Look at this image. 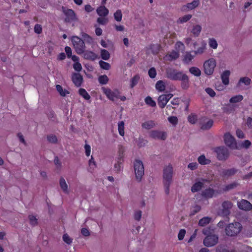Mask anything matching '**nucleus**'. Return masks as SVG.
Segmentation results:
<instances>
[{"label": "nucleus", "instance_id": "09e8293b", "mask_svg": "<svg viewBox=\"0 0 252 252\" xmlns=\"http://www.w3.org/2000/svg\"><path fill=\"white\" fill-rule=\"evenodd\" d=\"M124 122L123 121H121L118 123V130L119 132V134L121 136H124L125 134L124 131Z\"/></svg>", "mask_w": 252, "mask_h": 252}, {"label": "nucleus", "instance_id": "72a5a7b5", "mask_svg": "<svg viewBox=\"0 0 252 252\" xmlns=\"http://www.w3.org/2000/svg\"><path fill=\"white\" fill-rule=\"evenodd\" d=\"M189 71L190 73L197 77L199 76L201 73V70L198 68L194 66L191 67L189 69Z\"/></svg>", "mask_w": 252, "mask_h": 252}, {"label": "nucleus", "instance_id": "f704fd0d", "mask_svg": "<svg viewBox=\"0 0 252 252\" xmlns=\"http://www.w3.org/2000/svg\"><path fill=\"white\" fill-rule=\"evenodd\" d=\"M56 89L60 94L62 96H65L67 94H69L68 91L63 90V87L60 85H56Z\"/></svg>", "mask_w": 252, "mask_h": 252}, {"label": "nucleus", "instance_id": "a211bd4d", "mask_svg": "<svg viewBox=\"0 0 252 252\" xmlns=\"http://www.w3.org/2000/svg\"><path fill=\"white\" fill-rule=\"evenodd\" d=\"M215 190L209 188L203 190L201 193V195L204 198H210L213 196Z\"/></svg>", "mask_w": 252, "mask_h": 252}, {"label": "nucleus", "instance_id": "b1692460", "mask_svg": "<svg viewBox=\"0 0 252 252\" xmlns=\"http://www.w3.org/2000/svg\"><path fill=\"white\" fill-rule=\"evenodd\" d=\"M198 161L201 165H207L211 163V160L205 158L204 155H201L198 158Z\"/></svg>", "mask_w": 252, "mask_h": 252}, {"label": "nucleus", "instance_id": "774afa93", "mask_svg": "<svg viewBox=\"0 0 252 252\" xmlns=\"http://www.w3.org/2000/svg\"><path fill=\"white\" fill-rule=\"evenodd\" d=\"M205 92L211 96L214 97L216 95L215 91L211 88H207L205 89Z\"/></svg>", "mask_w": 252, "mask_h": 252}, {"label": "nucleus", "instance_id": "4be33fe9", "mask_svg": "<svg viewBox=\"0 0 252 252\" xmlns=\"http://www.w3.org/2000/svg\"><path fill=\"white\" fill-rule=\"evenodd\" d=\"M60 186L64 193H68L67 185L66 183V182L63 177H61L60 178Z\"/></svg>", "mask_w": 252, "mask_h": 252}, {"label": "nucleus", "instance_id": "20e7f679", "mask_svg": "<svg viewBox=\"0 0 252 252\" xmlns=\"http://www.w3.org/2000/svg\"><path fill=\"white\" fill-rule=\"evenodd\" d=\"M133 165L136 179L138 182H140L144 174L143 163L141 160L136 159L134 161Z\"/></svg>", "mask_w": 252, "mask_h": 252}, {"label": "nucleus", "instance_id": "3c124183", "mask_svg": "<svg viewBox=\"0 0 252 252\" xmlns=\"http://www.w3.org/2000/svg\"><path fill=\"white\" fill-rule=\"evenodd\" d=\"M192 17V15L190 14H188L182 17H181L178 20V22H180V23H183L185 22H186L189 20Z\"/></svg>", "mask_w": 252, "mask_h": 252}, {"label": "nucleus", "instance_id": "0e129e2a", "mask_svg": "<svg viewBox=\"0 0 252 252\" xmlns=\"http://www.w3.org/2000/svg\"><path fill=\"white\" fill-rule=\"evenodd\" d=\"M97 22L102 25H105L108 22L107 18L99 17L97 19Z\"/></svg>", "mask_w": 252, "mask_h": 252}, {"label": "nucleus", "instance_id": "13d9d810", "mask_svg": "<svg viewBox=\"0 0 252 252\" xmlns=\"http://www.w3.org/2000/svg\"><path fill=\"white\" fill-rule=\"evenodd\" d=\"M168 120L173 126H176L178 122V118L176 116H170L168 118Z\"/></svg>", "mask_w": 252, "mask_h": 252}, {"label": "nucleus", "instance_id": "4d7b16f0", "mask_svg": "<svg viewBox=\"0 0 252 252\" xmlns=\"http://www.w3.org/2000/svg\"><path fill=\"white\" fill-rule=\"evenodd\" d=\"M147 143V140L142 138H139L137 141V146L139 148L145 146Z\"/></svg>", "mask_w": 252, "mask_h": 252}, {"label": "nucleus", "instance_id": "69168bd1", "mask_svg": "<svg viewBox=\"0 0 252 252\" xmlns=\"http://www.w3.org/2000/svg\"><path fill=\"white\" fill-rule=\"evenodd\" d=\"M169 57L171 58V60H176L179 57V52L175 51H172L169 55Z\"/></svg>", "mask_w": 252, "mask_h": 252}, {"label": "nucleus", "instance_id": "393cba45", "mask_svg": "<svg viewBox=\"0 0 252 252\" xmlns=\"http://www.w3.org/2000/svg\"><path fill=\"white\" fill-rule=\"evenodd\" d=\"M155 126V124L153 121H148L142 124V127L146 129H150Z\"/></svg>", "mask_w": 252, "mask_h": 252}, {"label": "nucleus", "instance_id": "58836bf2", "mask_svg": "<svg viewBox=\"0 0 252 252\" xmlns=\"http://www.w3.org/2000/svg\"><path fill=\"white\" fill-rule=\"evenodd\" d=\"M160 46L158 44H152L150 46V49L154 55H157L158 53L160 50Z\"/></svg>", "mask_w": 252, "mask_h": 252}, {"label": "nucleus", "instance_id": "7c9ffc66", "mask_svg": "<svg viewBox=\"0 0 252 252\" xmlns=\"http://www.w3.org/2000/svg\"><path fill=\"white\" fill-rule=\"evenodd\" d=\"M101 58L105 61H107L110 59V55L109 52L105 49H101L100 51Z\"/></svg>", "mask_w": 252, "mask_h": 252}, {"label": "nucleus", "instance_id": "412c9836", "mask_svg": "<svg viewBox=\"0 0 252 252\" xmlns=\"http://www.w3.org/2000/svg\"><path fill=\"white\" fill-rule=\"evenodd\" d=\"M168 100L166 98L165 94H161L158 97V104L161 108H164Z\"/></svg>", "mask_w": 252, "mask_h": 252}, {"label": "nucleus", "instance_id": "9d476101", "mask_svg": "<svg viewBox=\"0 0 252 252\" xmlns=\"http://www.w3.org/2000/svg\"><path fill=\"white\" fill-rule=\"evenodd\" d=\"M224 141L226 145L231 149H237V143L235 139L229 133H226L224 134Z\"/></svg>", "mask_w": 252, "mask_h": 252}, {"label": "nucleus", "instance_id": "e433bc0d", "mask_svg": "<svg viewBox=\"0 0 252 252\" xmlns=\"http://www.w3.org/2000/svg\"><path fill=\"white\" fill-rule=\"evenodd\" d=\"M243 95H242L241 94H239V95H237L232 97L230 99L229 102L232 103H237V102H240L241 101H242L243 100Z\"/></svg>", "mask_w": 252, "mask_h": 252}, {"label": "nucleus", "instance_id": "aec40b11", "mask_svg": "<svg viewBox=\"0 0 252 252\" xmlns=\"http://www.w3.org/2000/svg\"><path fill=\"white\" fill-rule=\"evenodd\" d=\"M96 12L101 17L106 16L109 13L108 9L104 6H100L96 9Z\"/></svg>", "mask_w": 252, "mask_h": 252}, {"label": "nucleus", "instance_id": "cd10ccee", "mask_svg": "<svg viewBox=\"0 0 252 252\" xmlns=\"http://www.w3.org/2000/svg\"><path fill=\"white\" fill-rule=\"evenodd\" d=\"M211 220V218L209 217H205L200 219L198 221V225L200 226H204L209 224Z\"/></svg>", "mask_w": 252, "mask_h": 252}, {"label": "nucleus", "instance_id": "39448f33", "mask_svg": "<svg viewBox=\"0 0 252 252\" xmlns=\"http://www.w3.org/2000/svg\"><path fill=\"white\" fill-rule=\"evenodd\" d=\"M242 225L239 222L229 224L225 228L226 234L230 237L237 235L241 230Z\"/></svg>", "mask_w": 252, "mask_h": 252}, {"label": "nucleus", "instance_id": "1a4fd4ad", "mask_svg": "<svg viewBox=\"0 0 252 252\" xmlns=\"http://www.w3.org/2000/svg\"><path fill=\"white\" fill-rule=\"evenodd\" d=\"M219 242V237L217 235L212 234L207 236L203 240V244L207 247L214 246Z\"/></svg>", "mask_w": 252, "mask_h": 252}, {"label": "nucleus", "instance_id": "7ed1b4c3", "mask_svg": "<svg viewBox=\"0 0 252 252\" xmlns=\"http://www.w3.org/2000/svg\"><path fill=\"white\" fill-rule=\"evenodd\" d=\"M71 41L76 53L79 55L82 54L86 49L84 41L77 36H73Z\"/></svg>", "mask_w": 252, "mask_h": 252}, {"label": "nucleus", "instance_id": "a18cd8bd", "mask_svg": "<svg viewBox=\"0 0 252 252\" xmlns=\"http://www.w3.org/2000/svg\"><path fill=\"white\" fill-rule=\"evenodd\" d=\"M233 206L232 203L230 201H224L222 203V208L228 210L230 211V209L232 208Z\"/></svg>", "mask_w": 252, "mask_h": 252}, {"label": "nucleus", "instance_id": "c03bdc74", "mask_svg": "<svg viewBox=\"0 0 252 252\" xmlns=\"http://www.w3.org/2000/svg\"><path fill=\"white\" fill-rule=\"evenodd\" d=\"M139 79L140 76L138 74L135 75L133 77L131 78L130 84V87L131 88H133L135 85L137 84Z\"/></svg>", "mask_w": 252, "mask_h": 252}, {"label": "nucleus", "instance_id": "f257e3e1", "mask_svg": "<svg viewBox=\"0 0 252 252\" xmlns=\"http://www.w3.org/2000/svg\"><path fill=\"white\" fill-rule=\"evenodd\" d=\"M165 73L167 78L173 81H181V86L183 90L188 89L189 80L187 74L172 68H167Z\"/></svg>", "mask_w": 252, "mask_h": 252}, {"label": "nucleus", "instance_id": "c756f323", "mask_svg": "<svg viewBox=\"0 0 252 252\" xmlns=\"http://www.w3.org/2000/svg\"><path fill=\"white\" fill-rule=\"evenodd\" d=\"M213 120L212 119H210L206 123L202 125L201 126V129L202 130H208L213 126Z\"/></svg>", "mask_w": 252, "mask_h": 252}, {"label": "nucleus", "instance_id": "49530a36", "mask_svg": "<svg viewBox=\"0 0 252 252\" xmlns=\"http://www.w3.org/2000/svg\"><path fill=\"white\" fill-rule=\"evenodd\" d=\"M115 19L118 21L120 22L122 19V13L121 10H117L114 14Z\"/></svg>", "mask_w": 252, "mask_h": 252}, {"label": "nucleus", "instance_id": "680f3d73", "mask_svg": "<svg viewBox=\"0 0 252 252\" xmlns=\"http://www.w3.org/2000/svg\"><path fill=\"white\" fill-rule=\"evenodd\" d=\"M119 159H117V162L114 165L115 170L117 172H119L121 171L122 168L121 164L123 162L122 160H121V162H119Z\"/></svg>", "mask_w": 252, "mask_h": 252}, {"label": "nucleus", "instance_id": "bb28decb", "mask_svg": "<svg viewBox=\"0 0 252 252\" xmlns=\"http://www.w3.org/2000/svg\"><path fill=\"white\" fill-rule=\"evenodd\" d=\"M201 29V27L199 25H197L193 27L191 32L195 37H197L200 34Z\"/></svg>", "mask_w": 252, "mask_h": 252}, {"label": "nucleus", "instance_id": "4c0bfd02", "mask_svg": "<svg viewBox=\"0 0 252 252\" xmlns=\"http://www.w3.org/2000/svg\"><path fill=\"white\" fill-rule=\"evenodd\" d=\"M98 80L101 85H105L108 82L109 78L106 75H103L99 76Z\"/></svg>", "mask_w": 252, "mask_h": 252}, {"label": "nucleus", "instance_id": "6e6552de", "mask_svg": "<svg viewBox=\"0 0 252 252\" xmlns=\"http://www.w3.org/2000/svg\"><path fill=\"white\" fill-rule=\"evenodd\" d=\"M62 11L65 15L64 22L66 23H70L72 21L77 20V18L74 11L71 9H66L65 7L62 6Z\"/></svg>", "mask_w": 252, "mask_h": 252}, {"label": "nucleus", "instance_id": "338daca9", "mask_svg": "<svg viewBox=\"0 0 252 252\" xmlns=\"http://www.w3.org/2000/svg\"><path fill=\"white\" fill-rule=\"evenodd\" d=\"M186 232V231L184 229H182L180 230L178 235V239L179 240H182L184 239Z\"/></svg>", "mask_w": 252, "mask_h": 252}, {"label": "nucleus", "instance_id": "f03ea898", "mask_svg": "<svg viewBox=\"0 0 252 252\" xmlns=\"http://www.w3.org/2000/svg\"><path fill=\"white\" fill-rule=\"evenodd\" d=\"M173 167L169 164L163 169V183L164 187L165 192L167 195L169 194L170 186L173 182Z\"/></svg>", "mask_w": 252, "mask_h": 252}, {"label": "nucleus", "instance_id": "8fccbe9b", "mask_svg": "<svg viewBox=\"0 0 252 252\" xmlns=\"http://www.w3.org/2000/svg\"><path fill=\"white\" fill-rule=\"evenodd\" d=\"M223 112L226 114H230L234 111V108L230 105H228L222 108Z\"/></svg>", "mask_w": 252, "mask_h": 252}, {"label": "nucleus", "instance_id": "f3484780", "mask_svg": "<svg viewBox=\"0 0 252 252\" xmlns=\"http://www.w3.org/2000/svg\"><path fill=\"white\" fill-rule=\"evenodd\" d=\"M199 4V0H193V1L188 3L187 5L182 6V10L187 11L188 10H192L198 6Z\"/></svg>", "mask_w": 252, "mask_h": 252}, {"label": "nucleus", "instance_id": "ddd939ff", "mask_svg": "<svg viewBox=\"0 0 252 252\" xmlns=\"http://www.w3.org/2000/svg\"><path fill=\"white\" fill-rule=\"evenodd\" d=\"M104 93L108 98L112 101H114L115 98H119L120 92L118 90L112 91L109 89H104Z\"/></svg>", "mask_w": 252, "mask_h": 252}, {"label": "nucleus", "instance_id": "473e14b6", "mask_svg": "<svg viewBox=\"0 0 252 252\" xmlns=\"http://www.w3.org/2000/svg\"><path fill=\"white\" fill-rule=\"evenodd\" d=\"M125 152V149L124 146L122 145L119 146V150H118V154L119 157L118 159H119V162H121V160L124 161L123 158H124V153Z\"/></svg>", "mask_w": 252, "mask_h": 252}, {"label": "nucleus", "instance_id": "a878e982", "mask_svg": "<svg viewBox=\"0 0 252 252\" xmlns=\"http://www.w3.org/2000/svg\"><path fill=\"white\" fill-rule=\"evenodd\" d=\"M165 88V83L162 80H159L156 84V88L159 92H163Z\"/></svg>", "mask_w": 252, "mask_h": 252}, {"label": "nucleus", "instance_id": "5fc2aeb1", "mask_svg": "<svg viewBox=\"0 0 252 252\" xmlns=\"http://www.w3.org/2000/svg\"><path fill=\"white\" fill-rule=\"evenodd\" d=\"M148 75L150 78H155L157 75V71L154 67H151L148 71Z\"/></svg>", "mask_w": 252, "mask_h": 252}, {"label": "nucleus", "instance_id": "052dcab7", "mask_svg": "<svg viewBox=\"0 0 252 252\" xmlns=\"http://www.w3.org/2000/svg\"><path fill=\"white\" fill-rule=\"evenodd\" d=\"M82 36L84 40L86 41L87 42L91 43L93 42L92 37H91L89 34L83 32L82 33Z\"/></svg>", "mask_w": 252, "mask_h": 252}, {"label": "nucleus", "instance_id": "9b49d317", "mask_svg": "<svg viewBox=\"0 0 252 252\" xmlns=\"http://www.w3.org/2000/svg\"><path fill=\"white\" fill-rule=\"evenodd\" d=\"M150 136L155 139L165 140L167 138V133L166 132L154 130L150 132Z\"/></svg>", "mask_w": 252, "mask_h": 252}, {"label": "nucleus", "instance_id": "c85d7f7f", "mask_svg": "<svg viewBox=\"0 0 252 252\" xmlns=\"http://www.w3.org/2000/svg\"><path fill=\"white\" fill-rule=\"evenodd\" d=\"M251 83H252V81H251V79L249 78V77H241L240 79V80L237 84V86L239 87L241 83H243L245 85L248 86V85H250Z\"/></svg>", "mask_w": 252, "mask_h": 252}, {"label": "nucleus", "instance_id": "4468645a", "mask_svg": "<svg viewBox=\"0 0 252 252\" xmlns=\"http://www.w3.org/2000/svg\"><path fill=\"white\" fill-rule=\"evenodd\" d=\"M238 171L239 170L235 168L223 169L221 172V176L224 178L228 179L235 175Z\"/></svg>", "mask_w": 252, "mask_h": 252}, {"label": "nucleus", "instance_id": "e2e57ef3", "mask_svg": "<svg viewBox=\"0 0 252 252\" xmlns=\"http://www.w3.org/2000/svg\"><path fill=\"white\" fill-rule=\"evenodd\" d=\"M230 214V211L222 208V209L220 211V215L223 216L228 218V216Z\"/></svg>", "mask_w": 252, "mask_h": 252}, {"label": "nucleus", "instance_id": "c9c22d12", "mask_svg": "<svg viewBox=\"0 0 252 252\" xmlns=\"http://www.w3.org/2000/svg\"><path fill=\"white\" fill-rule=\"evenodd\" d=\"M48 118L54 122H57L56 114L52 110H50L47 113Z\"/></svg>", "mask_w": 252, "mask_h": 252}, {"label": "nucleus", "instance_id": "ea45409f", "mask_svg": "<svg viewBox=\"0 0 252 252\" xmlns=\"http://www.w3.org/2000/svg\"><path fill=\"white\" fill-rule=\"evenodd\" d=\"M238 183L236 182L232 183L230 184L226 185L223 189V190L225 191H227L236 188L238 186Z\"/></svg>", "mask_w": 252, "mask_h": 252}, {"label": "nucleus", "instance_id": "bf43d9fd", "mask_svg": "<svg viewBox=\"0 0 252 252\" xmlns=\"http://www.w3.org/2000/svg\"><path fill=\"white\" fill-rule=\"evenodd\" d=\"M63 241L68 245L71 244L72 242V239H71L67 234H63Z\"/></svg>", "mask_w": 252, "mask_h": 252}, {"label": "nucleus", "instance_id": "6e6d98bb", "mask_svg": "<svg viewBox=\"0 0 252 252\" xmlns=\"http://www.w3.org/2000/svg\"><path fill=\"white\" fill-rule=\"evenodd\" d=\"M209 46L213 49H216L218 47L217 42L214 38L209 39Z\"/></svg>", "mask_w": 252, "mask_h": 252}, {"label": "nucleus", "instance_id": "603ef678", "mask_svg": "<svg viewBox=\"0 0 252 252\" xmlns=\"http://www.w3.org/2000/svg\"><path fill=\"white\" fill-rule=\"evenodd\" d=\"M188 121L192 124H195L197 121V115L193 114H191L188 117Z\"/></svg>", "mask_w": 252, "mask_h": 252}, {"label": "nucleus", "instance_id": "0eeeda50", "mask_svg": "<svg viewBox=\"0 0 252 252\" xmlns=\"http://www.w3.org/2000/svg\"><path fill=\"white\" fill-rule=\"evenodd\" d=\"M216 65V61L214 59H210L205 61L203 64L204 73L207 75H212Z\"/></svg>", "mask_w": 252, "mask_h": 252}, {"label": "nucleus", "instance_id": "f8f14e48", "mask_svg": "<svg viewBox=\"0 0 252 252\" xmlns=\"http://www.w3.org/2000/svg\"><path fill=\"white\" fill-rule=\"evenodd\" d=\"M237 205L240 209L246 211L252 209V204L247 200L242 199L241 201H238Z\"/></svg>", "mask_w": 252, "mask_h": 252}, {"label": "nucleus", "instance_id": "de8ad7c7", "mask_svg": "<svg viewBox=\"0 0 252 252\" xmlns=\"http://www.w3.org/2000/svg\"><path fill=\"white\" fill-rule=\"evenodd\" d=\"M194 57V56L192 55L190 52H187L184 56V61L188 63L193 59Z\"/></svg>", "mask_w": 252, "mask_h": 252}, {"label": "nucleus", "instance_id": "2eb2a0df", "mask_svg": "<svg viewBox=\"0 0 252 252\" xmlns=\"http://www.w3.org/2000/svg\"><path fill=\"white\" fill-rule=\"evenodd\" d=\"M72 81L76 87H79L82 83L83 77L80 73H73L72 75Z\"/></svg>", "mask_w": 252, "mask_h": 252}, {"label": "nucleus", "instance_id": "423d86ee", "mask_svg": "<svg viewBox=\"0 0 252 252\" xmlns=\"http://www.w3.org/2000/svg\"><path fill=\"white\" fill-rule=\"evenodd\" d=\"M214 152L217 154L218 159L220 161H225L229 156V151L224 146H220L215 148Z\"/></svg>", "mask_w": 252, "mask_h": 252}, {"label": "nucleus", "instance_id": "37998d69", "mask_svg": "<svg viewBox=\"0 0 252 252\" xmlns=\"http://www.w3.org/2000/svg\"><path fill=\"white\" fill-rule=\"evenodd\" d=\"M99 64L103 69L109 70L111 67V65L109 63L101 60L99 62Z\"/></svg>", "mask_w": 252, "mask_h": 252}, {"label": "nucleus", "instance_id": "a19ab883", "mask_svg": "<svg viewBox=\"0 0 252 252\" xmlns=\"http://www.w3.org/2000/svg\"><path fill=\"white\" fill-rule=\"evenodd\" d=\"M145 102L147 105L151 107H155L156 106V102L149 96L145 98Z\"/></svg>", "mask_w": 252, "mask_h": 252}, {"label": "nucleus", "instance_id": "6ab92c4d", "mask_svg": "<svg viewBox=\"0 0 252 252\" xmlns=\"http://www.w3.org/2000/svg\"><path fill=\"white\" fill-rule=\"evenodd\" d=\"M230 74L229 70H225L222 74L221 75V78L222 80V83L225 85H227L229 83V77Z\"/></svg>", "mask_w": 252, "mask_h": 252}, {"label": "nucleus", "instance_id": "5701e85b", "mask_svg": "<svg viewBox=\"0 0 252 252\" xmlns=\"http://www.w3.org/2000/svg\"><path fill=\"white\" fill-rule=\"evenodd\" d=\"M203 187V183L201 182L195 183L191 187V190L192 192H195L200 190Z\"/></svg>", "mask_w": 252, "mask_h": 252}, {"label": "nucleus", "instance_id": "864d4df0", "mask_svg": "<svg viewBox=\"0 0 252 252\" xmlns=\"http://www.w3.org/2000/svg\"><path fill=\"white\" fill-rule=\"evenodd\" d=\"M47 139L49 142L54 144L56 143L58 140L56 136L53 134L47 135Z\"/></svg>", "mask_w": 252, "mask_h": 252}, {"label": "nucleus", "instance_id": "79ce46f5", "mask_svg": "<svg viewBox=\"0 0 252 252\" xmlns=\"http://www.w3.org/2000/svg\"><path fill=\"white\" fill-rule=\"evenodd\" d=\"M28 218L30 220V224L32 226H35L38 224V220L36 217L33 215H29Z\"/></svg>", "mask_w": 252, "mask_h": 252}, {"label": "nucleus", "instance_id": "2f4dec72", "mask_svg": "<svg viewBox=\"0 0 252 252\" xmlns=\"http://www.w3.org/2000/svg\"><path fill=\"white\" fill-rule=\"evenodd\" d=\"M79 94L86 100H89L91 98L90 95L84 89L80 88L79 90Z\"/></svg>", "mask_w": 252, "mask_h": 252}, {"label": "nucleus", "instance_id": "dca6fc26", "mask_svg": "<svg viewBox=\"0 0 252 252\" xmlns=\"http://www.w3.org/2000/svg\"><path fill=\"white\" fill-rule=\"evenodd\" d=\"M82 54H83L84 59L92 61H94L98 58L97 54L91 51L85 50L84 52Z\"/></svg>", "mask_w": 252, "mask_h": 252}]
</instances>
